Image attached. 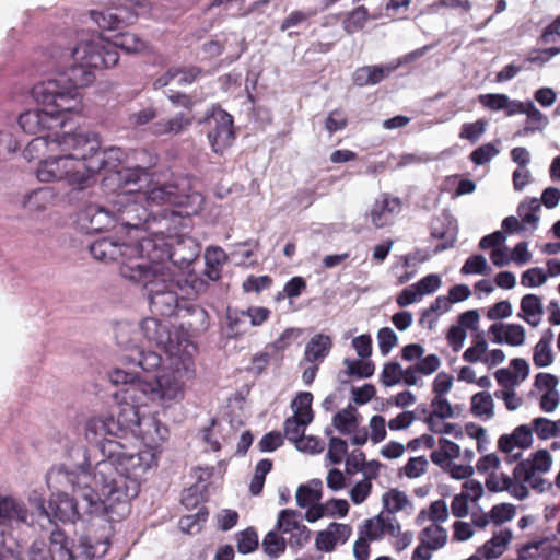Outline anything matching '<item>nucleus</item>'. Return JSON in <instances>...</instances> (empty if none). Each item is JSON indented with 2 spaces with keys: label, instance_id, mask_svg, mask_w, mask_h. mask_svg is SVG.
Listing matches in <instances>:
<instances>
[{
  "label": "nucleus",
  "instance_id": "4468645a",
  "mask_svg": "<svg viewBox=\"0 0 560 560\" xmlns=\"http://www.w3.org/2000/svg\"><path fill=\"white\" fill-rule=\"evenodd\" d=\"M108 3L110 8L105 12H93L92 19L104 28H117L121 25L132 24L139 16L150 10L149 0H95Z\"/></svg>",
  "mask_w": 560,
  "mask_h": 560
},
{
  "label": "nucleus",
  "instance_id": "a19ab883",
  "mask_svg": "<svg viewBox=\"0 0 560 560\" xmlns=\"http://www.w3.org/2000/svg\"><path fill=\"white\" fill-rule=\"evenodd\" d=\"M420 540L427 549L438 550L446 544L447 532L444 527L432 524L422 529Z\"/></svg>",
  "mask_w": 560,
  "mask_h": 560
},
{
  "label": "nucleus",
  "instance_id": "dca6fc26",
  "mask_svg": "<svg viewBox=\"0 0 560 560\" xmlns=\"http://www.w3.org/2000/svg\"><path fill=\"white\" fill-rule=\"evenodd\" d=\"M89 252L94 259L106 264L121 258V268L125 264L135 262L133 257L138 256L139 248L133 243L107 235L90 243Z\"/></svg>",
  "mask_w": 560,
  "mask_h": 560
},
{
  "label": "nucleus",
  "instance_id": "49530a36",
  "mask_svg": "<svg viewBox=\"0 0 560 560\" xmlns=\"http://www.w3.org/2000/svg\"><path fill=\"white\" fill-rule=\"evenodd\" d=\"M530 427L538 439L549 440L560 436V429L557 421H552L545 417H537L532 420Z\"/></svg>",
  "mask_w": 560,
  "mask_h": 560
},
{
  "label": "nucleus",
  "instance_id": "69168bd1",
  "mask_svg": "<svg viewBox=\"0 0 560 560\" xmlns=\"http://www.w3.org/2000/svg\"><path fill=\"white\" fill-rule=\"evenodd\" d=\"M487 259L480 254L471 255L463 265L460 272L463 275H481L486 271Z\"/></svg>",
  "mask_w": 560,
  "mask_h": 560
},
{
  "label": "nucleus",
  "instance_id": "e2e57ef3",
  "mask_svg": "<svg viewBox=\"0 0 560 560\" xmlns=\"http://www.w3.org/2000/svg\"><path fill=\"white\" fill-rule=\"evenodd\" d=\"M487 120L479 119L475 122L464 124L460 129L459 137L470 142H476L486 131Z\"/></svg>",
  "mask_w": 560,
  "mask_h": 560
},
{
  "label": "nucleus",
  "instance_id": "6e6d98bb",
  "mask_svg": "<svg viewBox=\"0 0 560 560\" xmlns=\"http://www.w3.org/2000/svg\"><path fill=\"white\" fill-rule=\"evenodd\" d=\"M237 550L241 553H249L258 547V536L253 528H247L236 535Z\"/></svg>",
  "mask_w": 560,
  "mask_h": 560
},
{
  "label": "nucleus",
  "instance_id": "f8f14e48",
  "mask_svg": "<svg viewBox=\"0 0 560 560\" xmlns=\"http://www.w3.org/2000/svg\"><path fill=\"white\" fill-rule=\"evenodd\" d=\"M66 59L83 60L92 69L110 68L117 65L119 54L115 45L103 34L81 40L78 45L62 50Z\"/></svg>",
  "mask_w": 560,
  "mask_h": 560
},
{
  "label": "nucleus",
  "instance_id": "cd10ccee",
  "mask_svg": "<svg viewBox=\"0 0 560 560\" xmlns=\"http://www.w3.org/2000/svg\"><path fill=\"white\" fill-rule=\"evenodd\" d=\"M398 65H385V66H363L353 72L352 80L357 86L375 85L382 82L385 78L390 75Z\"/></svg>",
  "mask_w": 560,
  "mask_h": 560
},
{
  "label": "nucleus",
  "instance_id": "4c0bfd02",
  "mask_svg": "<svg viewBox=\"0 0 560 560\" xmlns=\"http://www.w3.org/2000/svg\"><path fill=\"white\" fill-rule=\"evenodd\" d=\"M431 406L433 411L429 413L425 418V423L428 424L430 431L432 432H441L440 429H436V419H448L454 416L453 407L448 402L446 398L443 396H435L432 399Z\"/></svg>",
  "mask_w": 560,
  "mask_h": 560
},
{
  "label": "nucleus",
  "instance_id": "37998d69",
  "mask_svg": "<svg viewBox=\"0 0 560 560\" xmlns=\"http://www.w3.org/2000/svg\"><path fill=\"white\" fill-rule=\"evenodd\" d=\"M332 424L341 434L352 433L359 424L355 408L348 406L335 413Z\"/></svg>",
  "mask_w": 560,
  "mask_h": 560
},
{
  "label": "nucleus",
  "instance_id": "13d9d810",
  "mask_svg": "<svg viewBox=\"0 0 560 560\" xmlns=\"http://www.w3.org/2000/svg\"><path fill=\"white\" fill-rule=\"evenodd\" d=\"M548 279V273L542 268L534 267L524 271L521 276V284L526 288L542 285Z\"/></svg>",
  "mask_w": 560,
  "mask_h": 560
},
{
  "label": "nucleus",
  "instance_id": "c756f323",
  "mask_svg": "<svg viewBox=\"0 0 560 560\" xmlns=\"http://www.w3.org/2000/svg\"><path fill=\"white\" fill-rule=\"evenodd\" d=\"M525 330L523 326L512 324H492V342H506L510 346L516 347L524 343Z\"/></svg>",
  "mask_w": 560,
  "mask_h": 560
},
{
  "label": "nucleus",
  "instance_id": "6e6552de",
  "mask_svg": "<svg viewBox=\"0 0 560 560\" xmlns=\"http://www.w3.org/2000/svg\"><path fill=\"white\" fill-rule=\"evenodd\" d=\"M500 459L492 454V470L499 468ZM552 466V456L547 450L533 453L513 468V477L492 471V492L508 491L518 500L528 497V487L542 493L551 489V482L542 477Z\"/></svg>",
  "mask_w": 560,
  "mask_h": 560
},
{
  "label": "nucleus",
  "instance_id": "f3484780",
  "mask_svg": "<svg viewBox=\"0 0 560 560\" xmlns=\"http://www.w3.org/2000/svg\"><path fill=\"white\" fill-rule=\"evenodd\" d=\"M209 125L208 139L212 150L222 154L234 140L233 117L220 106L212 108L211 114L207 116Z\"/></svg>",
  "mask_w": 560,
  "mask_h": 560
},
{
  "label": "nucleus",
  "instance_id": "ddd939ff",
  "mask_svg": "<svg viewBox=\"0 0 560 560\" xmlns=\"http://www.w3.org/2000/svg\"><path fill=\"white\" fill-rule=\"evenodd\" d=\"M177 219L174 218L173 221H168L170 228L172 226L175 228ZM158 225L159 228L153 225L151 230L147 231L151 234L150 237H143L139 243L135 244L139 248V254L137 257H133V261L144 262L149 267L155 268L159 272H164L159 265L164 261H171V247L174 235H165V221H163V224Z\"/></svg>",
  "mask_w": 560,
  "mask_h": 560
},
{
  "label": "nucleus",
  "instance_id": "6ab92c4d",
  "mask_svg": "<svg viewBox=\"0 0 560 560\" xmlns=\"http://www.w3.org/2000/svg\"><path fill=\"white\" fill-rule=\"evenodd\" d=\"M533 429L530 424H521L516 427L512 434L502 435L498 441L499 450L504 454V460L508 463L516 462L522 451L533 444Z\"/></svg>",
  "mask_w": 560,
  "mask_h": 560
},
{
  "label": "nucleus",
  "instance_id": "b1692460",
  "mask_svg": "<svg viewBox=\"0 0 560 560\" xmlns=\"http://www.w3.org/2000/svg\"><path fill=\"white\" fill-rule=\"evenodd\" d=\"M142 335L158 347L168 352L172 345V332L164 320L148 317L140 324Z\"/></svg>",
  "mask_w": 560,
  "mask_h": 560
},
{
  "label": "nucleus",
  "instance_id": "09e8293b",
  "mask_svg": "<svg viewBox=\"0 0 560 560\" xmlns=\"http://www.w3.org/2000/svg\"><path fill=\"white\" fill-rule=\"evenodd\" d=\"M208 510L201 506L195 514L182 516L179 520V528L188 534L198 533L208 520Z\"/></svg>",
  "mask_w": 560,
  "mask_h": 560
},
{
  "label": "nucleus",
  "instance_id": "473e14b6",
  "mask_svg": "<svg viewBox=\"0 0 560 560\" xmlns=\"http://www.w3.org/2000/svg\"><path fill=\"white\" fill-rule=\"evenodd\" d=\"M322 495L323 481L317 478L312 479L307 483L299 486L295 493L296 504L299 508L305 509L306 506L320 502Z\"/></svg>",
  "mask_w": 560,
  "mask_h": 560
},
{
  "label": "nucleus",
  "instance_id": "c85d7f7f",
  "mask_svg": "<svg viewBox=\"0 0 560 560\" xmlns=\"http://www.w3.org/2000/svg\"><path fill=\"white\" fill-rule=\"evenodd\" d=\"M131 353L122 357L125 363L153 372L162 364V357L155 351L144 350L137 346L130 349Z\"/></svg>",
  "mask_w": 560,
  "mask_h": 560
},
{
  "label": "nucleus",
  "instance_id": "aec40b11",
  "mask_svg": "<svg viewBox=\"0 0 560 560\" xmlns=\"http://www.w3.org/2000/svg\"><path fill=\"white\" fill-rule=\"evenodd\" d=\"M122 159L119 164L113 170H101V172L114 173L116 176V180L119 186V191H129L132 195L138 192H144L142 190L144 185L150 183V175L145 168L141 166L135 167H120L122 161L126 158L125 152L122 151Z\"/></svg>",
  "mask_w": 560,
  "mask_h": 560
},
{
  "label": "nucleus",
  "instance_id": "bf43d9fd",
  "mask_svg": "<svg viewBox=\"0 0 560 560\" xmlns=\"http://www.w3.org/2000/svg\"><path fill=\"white\" fill-rule=\"evenodd\" d=\"M310 423H304L303 420L296 419L295 417L288 418L284 421V435L288 440L296 444L304 435L305 428Z\"/></svg>",
  "mask_w": 560,
  "mask_h": 560
},
{
  "label": "nucleus",
  "instance_id": "2f4dec72",
  "mask_svg": "<svg viewBox=\"0 0 560 560\" xmlns=\"http://www.w3.org/2000/svg\"><path fill=\"white\" fill-rule=\"evenodd\" d=\"M331 346L332 341L329 336L316 334L306 343L304 358L311 363L322 361L329 354Z\"/></svg>",
  "mask_w": 560,
  "mask_h": 560
},
{
  "label": "nucleus",
  "instance_id": "423d86ee",
  "mask_svg": "<svg viewBox=\"0 0 560 560\" xmlns=\"http://www.w3.org/2000/svg\"><path fill=\"white\" fill-rule=\"evenodd\" d=\"M63 49L60 45L51 47L46 70H56L57 77L36 83L31 94L37 104H54L60 109L73 112L81 104L78 89L90 85L95 74L83 60L61 57Z\"/></svg>",
  "mask_w": 560,
  "mask_h": 560
},
{
  "label": "nucleus",
  "instance_id": "e433bc0d",
  "mask_svg": "<svg viewBox=\"0 0 560 560\" xmlns=\"http://www.w3.org/2000/svg\"><path fill=\"white\" fill-rule=\"evenodd\" d=\"M228 256L220 247H208L205 252V275L208 279L215 281L221 277V266L226 261Z\"/></svg>",
  "mask_w": 560,
  "mask_h": 560
},
{
  "label": "nucleus",
  "instance_id": "8fccbe9b",
  "mask_svg": "<svg viewBox=\"0 0 560 560\" xmlns=\"http://www.w3.org/2000/svg\"><path fill=\"white\" fill-rule=\"evenodd\" d=\"M28 503L32 508V512L35 514V524H38L42 528L46 527V522H49V506L46 508L45 499L43 495L34 490L28 495Z\"/></svg>",
  "mask_w": 560,
  "mask_h": 560
},
{
  "label": "nucleus",
  "instance_id": "2eb2a0df",
  "mask_svg": "<svg viewBox=\"0 0 560 560\" xmlns=\"http://www.w3.org/2000/svg\"><path fill=\"white\" fill-rule=\"evenodd\" d=\"M42 105L46 108L30 109L20 114L18 120L20 128L30 135H44L63 129L66 126L65 114L70 112L60 109L54 104Z\"/></svg>",
  "mask_w": 560,
  "mask_h": 560
},
{
  "label": "nucleus",
  "instance_id": "20e7f679",
  "mask_svg": "<svg viewBox=\"0 0 560 560\" xmlns=\"http://www.w3.org/2000/svg\"><path fill=\"white\" fill-rule=\"evenodd\" d=\"M51 140L62 154L39 163L36 176L44 183L66 180L68 185L84 189L91 185L95 174L101 170L115 168L124 155L118 147L101 150L100 138L93 131H63Z\"/></svg>",
  "mask_w": 560,
  "mask_h": 560
},
{
  "label": "nucleus",
  "instance_id": "338daca9",
  "mask_svg": "<svg viewBox=\"0 0 560 560\" xmlns=\"http://www.w3.org/2000/svg\"><path fill=\"white\" fill-rule=\"evenodd\" d=\"M428 459L424 456L411 457L404 467V472L408 478H418L425 472Z\"/></svg>",
  "mask_w": 560,
  "mask_h": 560
},
{
  "label": "nucleus",
  "instance_id": "72a5a7b5",
  "mask_svg": "<svg viewBox=\"0 0 560 560\" xmlns=\"http://www.w3.org/2000/svg\"><path fill=\"white\" fill-rule=\"evenodd\" d=\"M555 334L552 329H546L539 341L534 348L533 360L536 366L546 368L553 362V352L551 343L553 341Z\"/></svg>",
  "mask_w": 560,
  "mask_h": 560
},
{
  "label": "nucleus",
  "instance_id": "393cba45",
  "mask_svg": "<svg viewBox=\"0 0 560 560\" xmlns=\"http://www.w3.org/2000/svg\"><path fill=\"white\" fill-rule=\"evenodd\" d=\"M95 12L94 10L90 11L89 19L92 22V24L96 25L102 33L104 32H114L119 31L117 34H114L113 36L108 37L112 45H115V49L118 48L122 49L124 51L128 54H135L140 52L145 48V43L136 34L129 33V32H122V28L128 26L129 24L121 25L117 28H104L100 26L94 19H92L91 14Z\"/></svg>",
  "mask_w": 560,
  "mask_h": 560
},
{
  "label": "nucleus",
  "instance_id": "4d7b16f0",
  "mask_svg": "<svg viewBox=\"0 0 560 560\" xmlns=\"http://www.w3.org/2000/svg\"><path fill=\"white\" fill-rule=\"evenodd\" d=\"M402 368L398 362H387L381 373V382L386 387H392L401 381Z\"/></svg>",
  "mask_w": 560,
  "mask_h": 560
},
{
  "label": "nucleus",
  "instance_id": "c03bdc74",
  "mask_svg": "<svg viewBox=\"0 0 560 560\" xmlns=\"http://www.w3.org/2000/svg\"><path fill=\"white\" fill-rule=\"evenodd\" d=\"M245 311L229 307L226 310L228 337L236 338L247 331L248 323Z\"/></svg>",
  "mask_w": 560,
  "mask_h": 560
},
{
  "label": "nucleus",
  "instance_id": "c9c22d12",
  "mask_svg": "<svg viewBox=\"0 0 560 560\" xmlns=\"http://www.w3.org/2000/svg\"><path fill=\"white\" fill-rule=\"evenodd\" d=\"M540 211V201L537 198H532L528 201H523L517 207V215L524 230L535 231L538 226Z\"/></svg>",
  "mask_w": 560,
  "mask_h": 560
},
{
  "label": "nucleus",
  "instance_id": "f03ea898",
  "mask_svg": "<svg viewBox=\"0 0 560 560\" xmlns=\"http://www.w3.org/2000/svg\"><path fill=\"white\" fill-rule=\"evenodd\" d=\"M110 433L101 434L100 441L86 439L102 454L92 475L96 488H85L82 494L90 511L108 509L113 520H121L130 512V500L140 490V479L156 464L151 450L131 451Z\"/></svg>",
  "mask_w": 560,
  "mask_h": 560
},
{
  "label": "nucleus",
  "instance_id": "3c124183",
  "mask_svg": "<svg viewBox=\"0 0 560 560\" xmlns=\"http://www.w3.org/2000/svg\"><path fill=\"white\" fill-rule=\"evenodd\" d=\"M503 110L506 116L524 110L523 102L510 100L505 94H492V112Z\"/></svg>",
  "mask_w": 560,
  "mask_h": 560
},
{
  "label": "nucleus",
  "instance_id": "79ce46f5",
  "mask_svg": "<svg viewBox=\"0 0 560 560\" xmlns=\"http://www.w3.org/2000/svg\"><path fill=\"white\" fill-rule=\"evenodd\" d=\"M312 401L313 395L310 392L299 393L291 404L294 411L293 417L303 420L304 423H311L314 418Z\"/></svg>",
  "mask_w": 560,
  "mask_h": 560
},
{
  "label": "nucleus",
  "instance_id": "5fc2aeb1",
  "mask_svg": "<svg viewBox=\"0 0 560 560\" xmlns=\"http://www.w3.org/2000/svg\"><path fill=\"white\" fill-rule=\"evenodd\" d=\"M383 503L388 512H399L408 503V497L405 492L393 489L383 495Z\"/></svg>",
  "mask_w": 560,
  "mask_h": 560
},
{
  "label": "nucleus",
  "instance_id": "774afa93",
  "mask_svg": "<svg viewBox=\"0 0 560 560\" xmlns=\"http://www.w3.org/2000/svg\"><path fill=\"white\" fill-rule=\"evenodd\" d=\"M541 548H544L541 540L528 542L517 550V558L518 560H541Z\"/></svg>",
  "mask_w": 560,
  "mask_h": 560
},
{
  "label": "nucleus",
  "instance_id": "7c9ffc66",
  "mask_svg": "<svg viewBox=\"0 0 560 560\" xmlns=\"http://www.w3.org/2000/svg\"><path fill=\"white\" fill-rule=\"evenodd\" d=\"M57 197L58 194L52 187H40L24 197L23 207L28 211H43L54 203Z\"/></svg>",
  "mask_w": 560,
  "mask_h": 560
},
{
  "label": "nucleus",
  "instance_id": "412c9836",
  "mask_svg": "<svg viewBox=\"0 0 560 560\" xmlns=\"http://www.w3.org/2000/svg\"><path fill=\"white\" fill-rule=\"evenodd\" d=\"M35 525V514L28 513L25 504L11 495H0V525Z\"/></svg>",
  "mask_w": 560,
  "mask_h": 560
},
{
  "label": "nucleus",
  "instance_id": "4be33fe9",
  "mask_svg": "<svg viewBox=\"0 0 560 560\" xmlns=\"http://www.w3.org/2000/svg\"><path fill=\"white\" fill-rule=\"evenodd\" d=\"M199 242L187 235H174L171 247V262L180 269L188 268L200 255Z\"/></svg>",
  "mask_w": 560,
  "mask_h": 560
},
{
  "label": "nucleus",
  "instance_id": "7ed1b4c3",
  "mask_svg": "<svg viewBox=\"0 0 560 560\" xmlns=\"http://www.w3.org/2000/svg\"><path fill=\"white\" fill-rule=\"evenodd\" d=\"M51 140L62 154L39 163L36 176L44 183L66 180L68 185L84 189L91 185L95 174L101 170L115 168L124 155L118 147L101 150L100 138L93 131H63Z\"/></svg>",
  "mask_w": 560,
  "mask_h": 560
},
{
  "label": "nucleus",
  "instance_id": "58836bf2",
  "mask_svg": "<svg viewBox=\"0 0 560 560\" xmlns=\"http://www.w3.org/2000/svg\"><path fill=\"white\" fill-rule=\"evenodd\" d=\"M56 133L60 132L56 130L54 132L39 135L32 139L24 150V158L27 160L38 159L42 154L45 153V150L48 149L49 151H54L57 149L56 144L51 143V139L55 138Z\"/></svg>",
  "mask_w": 560,
  "mask_h": 560
},
{
  "label": "nucleus",
  "instance_id": "9d476101",
  "mask_svg": "<svg viewBox=\"0 0 560 560\" xmlns=\"http://www.w3.org/2000/svg\"><path fill=\"white\" fill-rule=\"evenodd\" d=\"M120 275L144 287L153 315L171 317L176 314L179 280H175L170 272H159L144 262H130L120 268Z\"/></svg>",
  "mask_w": 560,
  "mask_h": 560
},
{
  "label": "nucleus",
  "instance_id": "052dcab7",
  "mask_svg": "<svg viewBox=\"0 0 560 560\" xmlns=\"http://www.w3.org/2000/svg\"><path fill=\"white\" fill-rule=\"evenodd\" d=\"M398 337L389 327H383L377 332V342L380 351L383 355H387L397 345Z\"/></svg>",
  "mask_w": 560,
  "mask_h": 560
},
{
  "label": "nucleus",
  "instance_id": "864d4df0",
  "mask_svg": "<svg viewBox=\"0 0 560 560\" xmlns=\"http://www.w3.org/2000/svg\"><path fill=\"white\" fill-rule=\"evenodd\" d=\"M343 363L347 365V373L359 378H368L374 374V363L372 361H355L345 359Z\"/></svg>",
  "mask_w": 560,
  "mask_h": 560
},
{
  "label": "nucleus",
  "instance_id": "a878e982",
  "mask_svg": "<svg viewBox=\"0 0 560 560\" xmlns=\"http://www.w3.org/2000/svg\"><path fill=\"white\" fill-rule=\"evenodd\" d=\"M458 230L451 217L438 218L432 221L431 236L438 240H445L434 248V254H439L454 246Z\"/></svg>",
  "mask_w": 560,
  "mask_h": 560
},
{
  "label": "nucleus",
  "instance_id": "f704fd0d",
  "mask_svg": "<svg viewBox=\"0 0 560 560\" xmlns=\"http://www.w3.org/2000/svg\"><path fill=\"white\" fill-rule=\"evenodd\" d=\"M522 318L532 326L541 322L544 314L541 299L535 294H526L521 300Z\"/></svg>",
  "mask_w": 560,
  "mask_h": 560
},
{
  "label": "nucleus",
  "instance_id": "5701e85b",
  "mask_svg": "<svg viewBox=\"0 0 560 560\" xmlns=\"http://www.w3.org/2000/svg\"><path fill=\"white\" fill-rule=\"evenodd\" d=\"M558 378L549 373H538L535 377V387L541 394L539 407L545 412H552L560 402Z\"/></svg>",
  "mask_w": 560,
  "mask_h": 560
},
{
  "label": "nucleus",
  "instance_id": "bb28decb",
  "mask_svg": "<svg viewBox=\"0 0 560 560\" xmlns=\"http://www.w3.org/2000/svg\"><path fill=\"white\" fill-rule=\"evenodd\" d=\"M401 208L400 199L384 195L381 200H376L370 211L371 222L375 228H383L390 222L393 215L398 213Z\"/></svg>",
  "mask_w": 560,
  "mask_h": 560
},
{
  "label": "nucleus",
  "instance_id": "a18cd8bd",
  "mask_svg": "<svg viewBox=\"0 0 560 560\" xmlns=\"http://www.w3.org/2000/svg\"><path fill=\"white\" fill-rule=\"evenodd\" d=\"M280 530L275 529L267 533L262 539V549L271 558H278L285 551L287 540L280 535Z\"/></svg>",
  "mask_w": 560,
  "mask_h": 560
},
{
  "label": "nucleus",
  "instance_id": "de8ad7c7",
  "mask_svg": "<svg viewBox=\"0 0 560 560\" xmlns=\"http://www.w3.org/2000/svg\"><path fill=\"white\" fill-rule=\"evenodd\" d=\"M325 434L330 436L327 459L334 465L340 464L348 453L347 442L341 438L332 436V430L330 428L325 430Z\"/></svg>",
  "mask_w": 560,
  "mask_h": 560
},
{
  "label": "nucleus",
  "instance_id": "680f3d73",
  "mask_svg": "<svg viewBox=\"0 0 560 560\" xmlns=\"http://www.w3.org/2000/svg\"><path fill=\"white\" fill-rule=\"evenodd\" d=\"M510 529H492V558L499 557L512 539Z\"/></svg>",
  "mask_w": 560,
  "mask_h": 560
},
{
  "label": "nucleus",
  "instance_id": "f257e3e1",
  "mask_svg": "<svg viewBox=\"0 0 560 560\" xmlns=\"http://www.w3.org/2000/svg\"><path fill=\"white\" fill-rule=\"evenodd\" d=\"M205 203L203 196L188 187L186 182L154 184L144 192L136 195L118 191L112 208L89 203L81 208L74 223L83 233L101 232L109 226L148 231L155 224L170 228L168 221L199 213Z\"/></svg>",
  "mask_w": 560,
  "mask_h": 560
},
{
  "label": "nucleus",
  "instance_id": "a211bd4d",
  "mask_svg": "<svg viewBox=\"0 0 560 560\" xmlns=\"http://www.w3.org/2000/svg\"><path fill=\"white\" fill-rule=\"evenodd\" d=\"M303 514L298 510L283 509L279 512L276 527L281 534H289L288 545L300 550L311 538V530L302 524Z\"/></svg>",
  "mask_w": 560,
  "mask_h": 560
},
{
  "label": "nucleus",
  "instance_id": "9b49d317",
  "mask_svg": "<svg viewBox=\"0 0 560 560\" xmlns=\"http://www.w3.org/2000/svg\"><path fill=\"white\" fill-rule=\"evenodd\" d=\"M110 383L121 385L124 399L140 404L148 401H170L182 397V383L174 376L140 377L131 369L114 368L108 373Z\"/></svg>",
  "mask_w": 560,
  "mask_h": 560
},
{
  "label": "nucleus",
  "instance_id": "1a4fd4ad",
  "mask_svg": "<svg viewBox=\"0 0 560 560\" xmlns=\"http://www.w3.org/2000/svg\"><path fill=\"white\" fill-rule=\"evenodd\" d=\"M110 527L104 521L92 522L75 529L69 538L63 529L55 525L50 532V560H94L103 558L110 546Z\"/></svg>",
  "mask_w": 560,
  "mask_h": 560
},
{
  "label": "nucleus",
  "instance_id": "0e129e2a",
  "mask_svg": "<svg viewBox=\"0 0 560 560\" xmlns=\"http://www.w3.org/2000/svg\"><path fill=\"white\" fill-rule=\"evenodd\" d=\"M516 514V508L511 503H500L492 506V524L500 525L512 520Z\"/></svg>",
  "mask_w": 560,
  "mask_h": 560
},
{
  "label": "nucleus",
  "instance_id": "603ef678",
  "mask_svg": "<svg viewBox=\"0 0 560 560\" xmlns=\"http://www.w3.org/2000/svg\"><path fill=\"white\" fill-rule=\"evenodd\" d=\"M368 18V10L364 7H359L350 12L343 20V28L348 34L359 32L364 27Z\"/></svg>",
  "mask_w": 560,
  "mask_h": 560
},
{
  "label": "nucleus",
  "instance_id": "ea45409f",
  "mask_svg": "<svg viewBox=\"0 0 560 560\" xmlns=\"http://www.w3.org/2000/svg\"><path fill=\"white\" fill-rule=\"evenodd\" d=\"M524 110L521 114L527 115V125L520 133L526 135L542 130L548 125V118L544 115L533 102H523Z\"/></svg>",
  "mask_w": 560,
  "mask_h": 560
},
{
  "label": "nucleus",
  "instance_id": "39448f33",
  "mask_svg": "<svg viewBox=\"0 0 560 560\" xmlns=\"http://www.w3.org/2000/svg\"><path fill=\"white\" fill-rule=\"evenodd\" d=\"M110 411L91 417L85 423V439L100 441L101 434L110 433L114 438L141 439L145 450L156 448L161 442L167 439L168 430L152 415H143L141 408L147 404H140L130 399H124Z\"/></svg>",
  "mask_w": 560,
  "mask_h": 560
},
{
  "label": "nucleus",
  "instance_id": "0eeeda50",
  "mask_svg": "<svg viewBox=\"0 0 560 560\" xmlns=\"http://www.w3.org/2000/svg\"><path fill=\"white\" fill-rule=\"evenodd\" d=\"M89 466L90 464L84 459V463L77 466L74 469L63 465L47 474V483L49 487L54 480L59 483H67L71 487L75 497L72 498L65 492L52 494L49 500V522H46V525H51L55 521L74 523L75 520H79L83 515H104L109 522L116 521L110 517L108 509L90 511L86 501L83 500L82 494L85 488H95L100 491V488H96L93 483Z\"/></svg>",
  "mask_w": 560,
  "mask_h": 560
}]
</instances>
